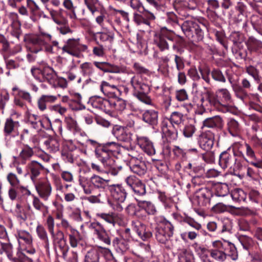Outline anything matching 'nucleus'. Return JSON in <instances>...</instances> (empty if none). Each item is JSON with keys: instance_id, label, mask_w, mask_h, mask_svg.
Masks as SVG:
<instances>
[{"instance_id": "f257e3e1", "label": "nucleus", "mask_w": 262, "mask_h": 262, "mask_svg": "<svg viewBox=\"0 0 262 262\" xmlns=\"http://www.w3.org/2000/svg\"><path fill=\"white\" fill-rule=\"evenodd\" d=\"M184 121V115L179 112H173L169 117H165L161 122V128L165 136L170 140H176L178 137L177 127Z\"/></svg>"}, {"instance_id": "f03ea898", "label": "nucleus", "mask_w": 262, "mask_h": 262, "mask_svg": "<svg viewBox=\"0 0 262 262\" xmlns=\"http://www.w3.org/2000/svg\"><path fill=\"white\" fill-rule=\"evenodd\" d=\"M181 28L185 35L193 42H199L204 38V30L206 28L204 22L196 19L184 21Z\"/></svg>"}, {"instance_id": "7ed1b4c3", "label": "nucleus", "mask_w": 262, "mask_h": 262, "mask_svg": "<svg viewBox=\"0 0 262 262\" xmlns=\"http://www.w3.org/2000/svg\"><path fill=\"white\" fill-rule=\"evenodd\" d=\"M174 39L175 37L172 31L163 27L155 33L153 41L154 44L161 52L168 50L170 47L172 46L173 49H176L178 52L181 53L182 51L177 47Z\"/></svg>"}, {"instance_id": "20e7f679", "label": "nucleus", "mask_w": 262, "mask_h": 262, "mask_svg": "<svg viewBox=\"0 0 262 262\" xmlns=\"http://www.w3.org/2000/svg\"><path fill=\"white\" fill-rule=\"evenodd\" d=\"M118 148V144L115 142H107L96 147L95 150L97 158L105 166H112L115 163L113 157Z\"/></svg>"}, {"instance_id": "39448f33", "label": "nucleus", "mask_w": 262, "mask_h": 262, "mask_svg": "<svg viewBox=\"0 0 262 262\" xmlns=\"http://www.w3.org/2000/svg\"><path fill=\"white\" fill-rule=\"evenodd\" d=\"M31 72L34 78L40 82L47 81L52 84L57 78V73L49 66H45L42 69L33 67Z\"/></svg>"}, {"instance_id": "423d86ee", "label": "nucleus", "mask_w": 262, "mask_h": 262, "mask_svg": "<svg viewBox=\"0 0 262 262\" xmlns=\"http://www.w3.org/2000/svg\"><path fill=\"white\" fill-rule=\"evenodd\" d=\"M27 40L30 44L36 48L33 49L32 52L37 53L42 50V47L47 45L48 41H51L52 35L46 32H40L39 34L28 36Z\"/></svg>"}, {"instance_id": "0eeeda50", "label": "nucleus", "mask_w": 262, "mask_h": 262, "mask_svg": "<svg viewBox=\"0 0 262 262\" xmlns=\"http://www.w3.org/2000/svg\"><path fill=\"white\" fill-rule=\"evenodd\" d=\"M212 196V192L208 188H201L195 192L192 202L194 204L200 207H208L210 205Z\"/></svg>"}, {"instance_id": "6e6552de", "label": "nucleus", "mask_w": 262, "mask_h": 262, "mask_svg": "<svg viewBox=\"0 0 262 262\" xmlns=\"http://www.w3.org/2000/svg\"><path fill=\"white\" fill-rule=\"evenodd\" d=\"M125 182L137 195H143L146 193L145 184L135 176L131 175L126 177Z\"/></svg>"}, {"instance_id": "1a4fd4ad", "label": "nucleus", "mask_w": 262, "mask_h": 262, "mask_svg": "<svg viewBox=\"0 0 262 262\" xmlns=\"http://www.w3.org/2000/svg\"><path fill=\"white\" fill-rule=\"evenodd\" d=\"M89 229L93 232V234L99 240L107 245H110L111 240L108 235L103 226L98 222L91 223L89 225Z\"/></svg>"}, {"instance_id": "9d476101", "label": "nucleus", "mask_w": 262, "mask_h": 262, "mask_svg": "<svg viewBox=\"0 0 262 262\" xmlns=\"http://www.w3.org/2000/svg\"><path fill=\"white\" fill-rule=\"evenodd\" d=\"M33 183L39 197L45 201H48L51 196L52 190L50 182L46 179H43L39 180Z\"/></svg>"}, {"instance_id": "9b49d317", "label": "nucleus", "mask_w": 262, "mask_h": 262, "mask_svg": "<svg viewBox=\"0 0 262 262\" xmlns=\"http://www.w3.org/2000/svg\"><path fill=\"white\" fill-rule=\"evenodd\" d=\"M212 247L213 249L209 250L210 256L220 262L224 261L227 257V254L225 252L226 246L223 244V242L217 240L212 242Z\"/></svg>"}, {"instance_id": "f8f14e48", "label": "nucleus", "mask_w": 262, "mask_h": 262, "mask_svg": "<svg viewBox=\"0 0 262 262\" xmlns=\"http://www.w3.org/2000/svg\"><path fill=\"white\" fill-rule=\"evenodd\" d=\"M112 133L118 140L120 141L129 143L132 140L133 134L128 130L127 127L115 125L113 127Z\"/></svg>"}, {"instance_id": "ddd939ff", "label": "nucleus", "mask_w": 262, "mask_h": 262, "mask_svg": "<svg viewBox=\"0 0 262 262\" xmlns=\"http://www.w3.org/2000/svg\"><path fill=\"white\" fill-rule=\"evenodd\" d=\"M79 39H69L66 44L61 48L63 52L76 57H79L81 51V46L79 42Z\"/></svg>"}, {"instance_id": "4468645a", "label": "nucleus", "mask_w": 262, "mask_h": 262, "mask_svg": "<svg viewBox=\"0 0 262 262\" xmlns=\"http://www.w3.org/2000/svg\"><path fill=\"white\" fill-rule=\"evenodd\" d=\"M214 135L210 130H207L201 133L198 138L200 146L206 151L210 150L213 146Z\"/></svg>"}, {"instance_id": "2eb2a0df", "label": "nucleus", "mask_w": 262, "mask_h": 262, "mask_svg": "<svg viewBox=\"0 0 262 262\" xmlns=\"http://www.w3.org/2000/svg\"><path fill=\"white\" fill-rule=\"evenodd\" d=\"M237 159L233 155L229 154L227 151L222 152L219 159V164L223 169L229 168L234 169L238 166L236 165Z\"/></svg>"}, {"instance_id": "dca6fc26", "label": "nucleus", "mask_w": 262, "mask_h": 262, "mask_svg": "<svg viewBox=\"0 0 262 262\" xmlns=\"http://www.w3.org/2000/svg\"><path fill=\"white\" fill-rule=\"evenodd\" d=\"M155 236L157 240L160 243L165 245V247L167 249H178L179 247L174 244L172 243L170 238L172 236V235L164 231L162 229L156 228Z\"/></svg>"}, {"instance_id": "f3484780", "label": "nucleus", "mask_w": 262, "mask_h": 262, "mask_svg": "<svg viewBox=\"0 0 262 262\" xmlns=\"http://www.w3.org/2000/svg\"><path fill=\"white\" fill-rule=\"evenodd\" d=\"M43 147L49 152L55 153L59 150L60 144L58 140L50 135H47L41 139Z\"/></svg>"}, {"instance_id": "a211bd4d", "label": "nucleus", "mask_w": 262, "mask_h": 262, "mask_svg": "<svg viewBox=\"0 0 262 262\" xmlns=\"http://www.w3.org/2000/svg\"><path fill=\"white\" fill-rule=\"evenodd\" d=\"M108 189L115 200L120 203H124L127 196V193L121 184L108 185Z\"/></svg>"}, {"instance_id": "6ab92c4d", "label": "nucleus", "mask_w": 262, "mask_h": 262, "mask_svg": "<svg viewBox=\"0 0 262 262\" xmlns=\"http://www.w3.org/2000/svg\"><path fill=\"white\" fill-rule=\"evenodd\" d=\"M26 169L30 174V178L33 183L37 181V178L45 169V167L38 162L33 160L26 166Z\"/></svg>"}, {"instance_id": "aec40b11", "label": "nucleus", "mask_w": 262, "mask_h": 262, "mask_svg": "<svg viewBox=\"0 0 262 262\" xmlns=\"http://www.w3.org/2000/svg\"><path fill=\"white\" fill-rule=\"evenodd\" d=\"M100 90L110 99L119 96L121 94V91L119 88L105 81H102L100 85Z\"/></svg>"}, {"instance_id": "412c9836", "label": "nucleus", "mask_w": 262, "mask_h": 262, "mask_svg": "<svg viewBox=\"0 0 262 262\" xmlns=\"http://www.w3.org/2000/svg\"><path fill=\"white\" fill-rule=\"evenodd\" d=\"M132 228L143 241H146L152 236V233L146 229L145 225L139 221H132Z\"/></svg>"}, {"instance_id": "4be33fe9", "label": "nucleus", "mask_w": 262, "mask_h": 262, "mask_svg": "<svg viewBox=\"0 0 262 262\" xmlns=\"http://www.w3.org/2000/svg\"><path fill=\"white\" fill-rule=\"evenodd\" d=\"M224 124V120L220 116L216 115L205 119L203 122V127L215 129H222Z\"/></svg>"}, {"instance_id": "5701e85b", "label": "nucleus", "mask_w": 262, "mask_h": 262, "mask_svg": "<svg viewBox=\"0 0 262 262\" xmlns=\"http://www.w3.org/2000/svg\"><path fill=\"white\" fill-rule=\"evenodd\" d=\"M138 145L148 155L151 156L155 154L156 150L152 142L148 138L144 136H137Z\"/></svg>"}, {"instance_id": "b1692460", "label": "nucleus", "mask_w": 262, "mask_h": 262, "mask_svg": "<svg viewBox=\"0 0 262 262\" xmlns=\"http://www.w3.org/2000/svg\"><path fill=\"white\" fill-rule=\"evenodd\" d=\"M131 164L130 168L134 173L139 176H142L146 173L147 166L144 161L137 158L133 157L131 159Z\"/></svg>"}, {"instance_id": "393cba45", "label": "nucleus", "mask_w": 262, "mask_h": 262, "mask_svg": "<svg viewBox=\"0 0 262 262\" xmlns=\"http://www.w3.org/2000/svg\"><path fill=\"white\" fill-rule=\"evenodd\" d=\"M216 94L221 103L222 106L227 108L232 102L230 92L227 89H220L216 91Z\"/></svg>"}, {"instance_id": "a878e982", "label": "nucleus", "mask_w": 262, "mask_h": 262, "mask_svg": "<svg viewBox=\"0 0 262 262\" xmlns=\"http://www.w3.org/2000/svg\"><path fill=\"white\" fill-rule=\"evenodd\" d=\"M142 119L154 128L158 124L159 113L154 110H146L142 114Z\"/></svg>"}, {"instance_id": "bb28decb", "label": "nucleus", "mask_w": 262, "mask_h": 262, "mask_svg": "<svg viewBox=\"0 0 262 262\" xmlns=\"http://www.w3.org/2000/svg\"><path fill=\"white\" fill-rule=\"evenodd\" d=\"M90 103L94 108L104 112L110 111L109 99H103L100 97H95L91 99Z\"/></svg>"}, {"instance_id": "cd10ccee", "label": "nucleus", "mask_w": 262, "mask_h": 262, "mask_svg": "<svg viewBox=\"0 0 262 262\" xmlns=\"http://www.w3.org/2000/svg\"><path fill=\"white\" fill-rule=\"evenodd\" d=\"M19 126L18 121H14L11 118L6 119L4 126V134L6 137L10 136L13 133L17 130Z\"/></svg>"}, {"instance_id": "c85d7f7f", "label": "nucleus", "mask_w": 262, "mask_h": 262, "mask_svg": "<svg viewBox=\"0 0 262 262\" xmlns=\"http://www.w3.org/2000/svg\"><path fill=\"white\" fill-rule=\"evenodd\" d=\"M57 97L53 95H42L38 98L37 101L38 108L41 111H44L47 108V105L54 103Z\"/></svg>"}, {"instance_id": "c756f323", "label": "nucleus", "mask_w": 262, "mask_h": 262, "mask_svg": "<svg viewBox=\"0 0 262 262\" xmlns=\"http://www.w3.org/2000/svg\"><path fill=\"white\" fill-rule=\"evenodd\" d=\"M34 155L33 148L28 145H25L19 154L18 158L22 164H26Z\"/></svg>"}, {"instance_id": "7c9ffc66", "label": "nucleus", "mask_w": 262, "mask_h": 262, "mask_svg": "<svg viewBox=\"0 0 262 262\" xmlns=\"http://www.w3.org/2000/svg\"><path fill=\"white\" fill-rule=\"evenodd\" d=\"M158 223L159 224L157 228L162 229L164 231L173 235L174 226L171 222L166 220L164 217L160 216L158 218Z\"/></svg>"}, {"instance_id": "2f4dec72", "label": "nucleus", "mask_w": 262, "mask_h": 262, "mask_svg": "<svg viewBox=\"0 0 262 262\" xmlns=\"http://www.w3.org/2000/svg\"><path fill=\"white\" fill-rule=\"evenodd\" d=\"M119 97L117 96L112 99H109L110 109L114 108L117 111L122 112L126 108V101Z\"/></svg>"}, {"instance_id": "473e14b6", "label": "nucleus", "mask_w": 262, "mask_h": 262, "mask_svg": "<svg viewBox=\"0 0 262 262\" xmlns=\"http://www.w3.org/2000/svg\"><path fill=\"white\" fill-rule=\"evenodd\" d=\"M109 180H105L102 178L97 176L93 175L90 179V185H92L94 188L98 189H105L108 185L107 183Z\"/></svg>"}, {"instance_id": "72a5a7b5", "label": "nucleus", "mask_w": 262, "mask_h": 262, "mask_svg": "<svg viewBox=\"0 0 262 262\" xmlns=\"http://www.w3.org/2000/svg\"><path fill=\"white\" fill-rule=\"evenodd\" d=\"M54 249L57 256H62L65 258L69 250L67 240L54 244Z\"/></svg>"}, {"instance_id": "f704fd0d", "label": "nucleus", "mask_w": 262, "mask_h": 262, "mask_svg": "<svg viewBox=\"0 0 262 262\" xmlns=\"http://www.w3.org/2000/svg\"><path fill=\"white\" fill-rule=\"evenodd\" d=\"M12 90L13 91V95L16 96L20 99H22L29 103H32V98L30 93L25 90L19 89L17 86H14Z\"/></svg>"}, {"instance_id": "c9c22d12", "label": "nucleus", "mask_w": 262, "mask_h": 262, "mask_svg": "<svg viewBox=\"0 0 262 262\" xmlns=\"http://www.w3.org/2000/svg\"><path fill=\"white\" fill-rule=\"evenodd\" d=\"M223 244L226 246L225 252L228 251L227 256H229L232 260L237 259L238 255V252L234 244L230 242L224 241Z\"/></svg>"}, {"instance_id": "e433bc0d", "label": "nucleus", "mask_w": 262, "mask_h": 262, "mask_svg": "<svg viewBox=\"0 0 262 262\" xmlns=\"http://www.w3.org/2000/svg\"><path fill=\"white\" fill-rule=\"evenodd\" d=\"M17 237L19 243L31 245L32 243V238L31 234L25 230H19L17 232Z\"/></svg>"}, {"instance_id": "4c0bfd02", "label": "nucleus", "mask_w": 262, "mask_h": 262, "mask_svg": "<svg viewBox=\"0 0 262 262\" xmlns=\"http://www.w3.org/2000/svg\"><path fill=\"white\" fill-rule=\"evenodd\" d=\"M232 150L233 153V155L235 156V158H242L247 161L244 154L245 150V143H242L239 142H235L232 145Z\"/></svg>"}, {"instance_id": "58836bf2", "label": "nucleus", "mask_w": 262, "mask_h": 262, "mask_svg": "<svg viewBox=\"0 0 262 262\" xmlns=\"http://www.w3.org/2000/svg\"><path fill=\"white\" fill-rule=\"evenodd\" d=\"M227 127L229 133L233 137L237 136L241 130V126L237 121L230 118L227 122Z\"/></svg>"}, {"instance_id": "ea45409f", "label": "nucleus", "mask_w": 262, "mask_h": 262, "mask_svg": "<svg viewBox=\"0 0 262 262\" xmlns=\"http://www.w3.org/2000/svg\"><path fill=\"white\" fill-rule=\"evenodd\" d=\"M174 9L178 12V14L185 17L189 16L184 12V9L187 7V3L184 0H174L172 3Z\"/></svg>"}, {"instance_id": "a19ab883", "label": "nucleus", "mask_w": 262, "mask_h": 262, "mask_svg": "<svg viewBox=\"0 0 262 262\" xmlns=\"http://www.w3.org/2000/svg\"><path fill=\"white\" fill-rule=\"evenodd\" d=\"M7 179L12 187L25 189L27 191L29 195L31 194V192L29 190L24 186H20V181L15 174L12 172L9 173L7 176Z\"/></svg>"}, {"instance_id": "79ce46f5", "label": "nucleus", "mask_w": 262, "mask_h": 262, "mask_svg": "<svg viewBox=\"0 0 262 262\" xmlns=\"http://www.w3.org/2000/svg\"><path fill=\"white\" fill-rule=\"evenodd\" d=\"M81 73L84 76L91 77L95 74V69L93 64L89 62H85L80 66Z\"/></svg>"}, {"instance_id": "37998d69", "label": "nucleus", "mask_w": 262, "mask_h": 262, "mask_svg": "<svg viewBox=\"0 0 262 262\" xmlns=\"http://www.w3.org/2000/svg\"><path fill=\"white\" fill-rule=\"evenodd\" d=\"M81 239L79 232L74 228H71V232L69 234V240L71 246L73 248L77 247L78 243Z\"/></svg>"}, {"instance_id": "c03bdc74", "label": "nucleus", "mask_w": 262, "mask_h": 262, "mask_svg": "<svg viewBox=\"0 0 262 262\" xmlns=\"http://www.w3.org/2000/svg\"><path fill=\"white\" fill-rule=\"evenodd\" d=\"M130 84L134 88V91L149 90L148 86L147 84L142 83L140 80V78L137 76H134L132 78Z\"/></svg>"}, {"instance_id": "a18cd8bd", "label": "nucleus", "mask_w": 262, "mask_h": 262, "mask_svg": "<svg viewBox=\"0 0 262 262\" xmlns=\"http://www.w3.org/2000/svg\"><path fill=\"white\" fill-rule=\"evenodd\" d=\"M14 214L17 219L24 222L27 220L28 215L26 209L20 204L17 203L14 209Z\"/></svg>"}, {"instance_id": "49530a36", "label": "nucleus", "mask_w": 262, "mask_h": 262, "mask_svg": "<svg viewBox=\"0 0 262 262\" xmlns=\"http://www.w3.org/2000/svg\"><path fill=\"white\" fill-rule=\"evenodd\" d=\"M246 45L248 50L251 51H256L262 48V42L253 36L248 38Z\"/></svg>"}, {"instance_id": "de8ad7c7", "label": "nucleus", "mask_w": 262, "mask_h": 262, "mask_svg": "<svg viewBox=\"0 0 262 262\" xmlns=\"http://www.w3.org/2000/svg\"><path fill=\"white\" fill-rule=\"evenodd\" d=\"M64 122L68 129L73 133L79 132L80 128L78 125L77 121L71 117H67L65 118Z\"/></svg>"}, {"instance_id": "09e8293b", "label": "nucleus", "mask_w": 262, "mask_h": 262, "mask_svg": "<svg viewBox=\"0 0 262 262\" xmlns=\"http://www.w3.org/2000/svg\"><path fill=\"white\" fill-rule=\"evenodd\" d=\"M231 195L233 200L238 202H244L247 198L246 193L240 188H236L232 191Z\"/></svg>"}, {"instance_id": "8fccbe9b", "label": "nucleus", "mask_w": 262, "mask_h": 262, "mask_svg": "<svg viewBox=\"0 0 262 262\" xmlns=\"http://www.w3.org/2000/svg\"><path fill=\"white\" fill-rule=\"evenodd\" d=\"M84 262H99V254L96 249H91L85 255Z\"/></svg>"}, {"instance_id": "3c124183", "label": "nucleus", "mask_w": 262, "mask_h": 262, "mask_svg": "<svg viewBox=\"0 0 262 262\" xmlns=\"http://www.w3.org/2000/svg\"><path fill=\"white\" fill-rule=\"evenodd\" d=\"M178 258V262H194L192 254L188 252L186 249L180 250Z\"/></svg>"}, {"instance_id": "603ef678", "label": "nucleus", "mask_w": 262, "mask_h": 262, "mask_svg": "<svg viewBox=\"0 0 262 262\" xmlns=\"http://www.w3.org/2000/svg\"><path fill=\"white\" fill-rule=\"evenodd\" d=\"M36 232L38 237L45 242L46 248L48 249L49 248V241L45 228L42 225H38L36 227Z\"/></svg>"}, {"instance_id": "864d4df0", "label": "nucleus", "mask_w": 262, "mask_h": 262, "mask_svg": "<svg viewBox=\"0 0 262 262\" xmlns=\"http://www.w3.org/2000/svg\"><path fill=\"white\" fill-rule=\"evenodd\" d=\"M148 91L149 90H140L138 91H134L133 94L134 96L141 102L146 104H151L152 102L151 99L146 94V92Z\"/></svg>"}, {"instance_id": "5fc2aeb1", "label": "nucleus", "mask_w": 262, "mask_h": 262, "mask_svg": "<svg viewBox=\"0 0 262 262\" xmlns=\"http://www.w3.org/2000/svg\"><path fill=\"white\" fill-rule=\"evenodd\" d=\"M235 22L237 26L243 30L248 31V20L243 14H238L235 18Z\"/></svg>"}, {"instance_id": "6e6d98bb", "label": "nucleus", "mask_w": 262, "mask_h": 262, "mask_svg": "<svg viewBox=\"0 0 262 262\" xmlns=\"http://www.w3.org/2000/svg\"><path fill=\"white\" fill-rule=\"evenodd\" d=\"M215 194L218 196H225L229 193L228 185L226 183H220L215 187Z\"/></svg>"}, {"instance_id": "4d7b16f0", "label": "nucleus", "mask_w": 262, "mask_h": 262, "mask_svg": "<svg viewBox=\"0 0 262 262\" xmlns=\"http://www.w3.org/2000/svg\"><path fill=\"white\" fill-rule=\"evenodd\" d=\"M105 73H126L128 72L127 69L125 67H119L116 65L112 64L108 62Z\"/></svg>"}, {"instance_id": "13d9d810", "label": "nucleus", "mask_w": 262, "mask_h": 262, "mask_svg": "<svg viewBox=\"0 0 262 262\" xmlns=\"http://www.w3.org/2000/svg\"><path fill=\"white\" fill-rule=\"evenodd\" d=\"M229 39L233 43L234 46H238L244 41V37L239 32L234 31L230 34Z\"/></svg>"}, {"instance_id": "bf43d9fd", "label": "nucleus", "mask_w": 262, "mask_h": 262, "mask_svg": "<svg viewBox=\"0 0 262 262\" xmlns=\"http://www.w3.org/2000/svg\"><path fill=\"white\" fill-rule=\"evenodd\" d=\"M140 206L144 209L146 212L149 215H154L157 212L155 205L149 201H142Z\"/></svg>"}, {"instance_id": "052dcab7", "label": "nucleus", "mask_w": 262, "mask_h": 262, "mask_svg": "<svg viewBox=\"0 0 262 262\" xmlns=\"http://www.w3.org/2000/svg\"><path fill=\"white\" fill-rule=\"evenodd\" d=\"M207 100L211 105L213 106L214 107L219 109L221 105V103L220 102V100L217 97V94H213L210 93H207Z\"/></svg>"}, {"instance_id": "680f3d73", "label": "nucleus", "mask_w": 262, "mask_h": 262, "mask_svg": "<svg viewBox=\"0 0 262 262\" xmlns=\"http://www.w3.org/2000/svg\"><path fill=\"white\" fill-rule=\"evenodd\" d=\"M239 241L243 248L246 250H249L254 245V241L252 238L247 235L241 236L239 238Z\"/></svg>"}, {"instance_id": "e2e57ef3", "label": "nucleus", "mask_w": 262, "mask_h": 262, "mask_svg": "<svg viewBox=\"0 0 262 262\" xmlns=\"http://www.w3.org/2000/svg\"><path fill=\"white\" fill-rule=\"evenodd\" d=\"M63 5L64 7L71 12L70 17L72 19H77L75 12L76 7L74 6L72 0H63Z\"/></svg>"}, {"instance_id": "0e129e2a", "label": "nucleus", "mask_w": 262, "mask_h": 262, "mask_svg": "<svg viewBox=\"0 0 262 262\" xmlns=\"http://www.w3.org/2000/svg\"><path fill=\"white\" fill-rule=\"evenodd\" d=\"M97 216L108 223L113 224V225H114L115 224V223H116L115 219H116L117 215L115 213H98V214H97Z\"/></svg>"}, {"instance_id": "69168bd1", "label": "nucleus", "mask_w": 262, "mask_h": 262, "mask_svg": "<svg viewBox=\"0 0 262 262\" xmlns=\"http://www.w3.org/2000/svg\"><path fill=\"white\" fill-rule=\"evenodd\" d=\"M50 234L53 239V245L67 240L63 232L60 230H57L56 232L54 231L52 233H50Z\"/></svg>"}, {"instance_id": "338daca9", "label": "nucleus", "mask_w": 262, "mask_h": 262, "mask_svg": "<svg viewBox=\"0 0 262 262\" xmlns=\"http://www.w3.org/2000/svg\"><path fill=\"white\" fill-rule=\"evenodd\" d=\"M32 205L34 208L39 212H42L46 207L44 204L36 196L33 195Z\"/></svg>"}, {"instance_id": "774afa93", "label": "nucleus", "mask_w": 262, "mask_h": 262, "mask_svg": "<svg viewBox=\"0 0 262 262\" xmlns=\"http://www.w3.org/2000/svg\"><path fill=\"white\" fill-rule=\"evenodd\" d=\"M211 74L212 78L215 81L223 83L226 81L223 74L219 69H214L212 71Z\"/></svg>"}]
</instances>
